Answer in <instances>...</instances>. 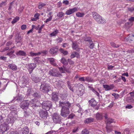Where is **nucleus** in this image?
<instances>
[{
	"label": "nucleus",
	"mask_w": 134,
	"mask_h": 134,
	"mask_svg": "<svg viewBox=\"0 0 134 134\" xmlns=\"http://www.w3.org/2000/svg\"><path fill=\"white\" fill-rule=\"evenodd\" d=\"M59 103V107L62 108L61 110V115L64 117L67 116L70 113L69 108L71 106V103L68 101L63 100H60Z\"/></svg>",
	"instance_id": "1"
},
{
	"label": "nucleus",
	"mask_w": 134,
	"mask_h": 134,
	"mask_svg": "<svg viewBox=\"0 0 134 134\" xmlns=\"http://www.w3.org/2000/svg\"><path fill=\"white\" fill-rule=\"evenodd\" d=\"M7 58L6 57L1 56V57H0V60L5 61L6 60Z\"/></svg>",
	"instance_id": "62"
},
{
	"label": "nucleus",
	"mask_w": 134,
	"mask_h": 134,
	"mask_svg": "<svg viewBox=\"0 0 134 134\" xmlns=\"http://www.w3.org/2000/svg\"><path fill=\"white\" fill-rule=\"evenodd\" d=\"M17 112H10V113L8 114L10 116H11L14 119H16L18 116Z\"/></svg>",
	"instance_id": "22"
},
{
	"label": "nucleus",
	"mask_w": 134,
	"mask_h": 134,
	"mask_svg": "<svg viewBox=\"0 0 134 134\" xmlns=\"http://www.w3.org/2000/svg\"><path fill=\"white\" fill-rule=\"evenodd\" d=\"M103 87L105 88V91H108L113 89L114 86L113 84L110 85H103Z\"/></svg>",
	"instance_id": "16"
},
{
	"label": "nucleus",
	"mask_w": 134,
	"mask_h": 134,
	"mask_svg": "<svg viewBox=\"0 0 134 134\" xmlns=\"http://www.w3.org/2000/svg\"><path fill=\"white\" fill-rule=\"evenodd\" d=\"M59 51L61 53H62L64 55H66L68 53L67 51L64 50L61 48L59 49Z\"/></svg>",
	"instance_id": "42"
},
{
	"label": "nucleus",
	"mask_w": 134,
	"mask_h": 134,
	"mask_svg": "<svg viewBox=\"0 0 134 134\" xmlns=\"http://www.w3.org/2000/svg\"><path fill=\"white\" fill-rule=\"evenodd\" d=\"M132 25V23H131L130 22H129L126 23L125 24V26L126 28H129Z\"/></svg>",
	"instance_id": "39"
},
{
	"label": "nucleus",
	"mask_w": 134,
	"mask_h": 134,
	"mask_svg": "<svg viewBox=\"0 0 134 134\" xmlns=\"http://www.w3.org/2000/svg\"><path fill=\"white\" fill-rule=\"evenodd\" d=\"M46 4L42 3H39L38 5V7L39 9H42L43 7L46 6Z\"/></svg>",
	"instance_id": "41"
},
{
	"label": "nucleus",
	"mask_w": 134,
	"mask_h": 134,
	"mask_svg": "<svg viewBox=\"0 0 134 134\" xmlns=\"http://www.w3.org/2000/svg\"><path fill=\"white\" fill-rule=\"evenodd\" d=\"M89 43L90 44V48L91 49H93L94 48V44L93 43L92 41L90 42Z\"/></svg>",
	"instance_id": "49"
},
{
	"label": "nucleus",
	"mask_w": 134,
	"mask_h": 134,
	"mask_svg": "<svg viewBox=\"0 0 134 134\" xmlns=\"http://www.w3.org/2000/svg\"><path fill=\"white\" fill-rule=\"evenodd\" d=\"M77 16L80 17H82L85 14L83 13H81L80 12H77L76 13Z\"/></svg>",
	"instance_id": "40"
},
{
	"label": "nucleus",
	"mask_w": 134,
	"mask_h": 134,
	"mask_svg": "<svg viewBox=\"0 0 134 134\" xmlns=\"http://www.w3.org/2000/svg\"><path fill=\"white\" fill-rule=\"evenodd\" d=\"M47 53L48 51L46 50L42 51L38 53V55H39L41 54L42 55H44Z\"/></svg>",
	"instance_id": "31"
},
{
	"label": "nucleus",
	"mask_w": 134,
	"mask_h": 134,
	"mask_svg": "<svg viewBox=\"0 0 134 134\" xmlns=\"http://www.w3.org/2000/svg\"><path fill=\"white\" fill-rule=\"evenodd\" d=\"M93 17L97 22L99 24H103L105 23V20L102 16L96 12L92 13Z\"/></svg>",
	"instance_id": "3"
},
{
	"label": "nucleus",
	"mask_w": 134,
	"mask_h": 134,
	"mask_svg": "<svg viewBox=\"0 0 134 134\" xmlns=\"http://www.w3.org/2000/svg\"><path fill=\"white\" fill-rule=\"evenodd\" d=\"M29 132V129L26 126L19 131V134H28Z\"/></svg>",
	"instance_id": "13"
},
{
	"label": "nucleus",
	"mask_w": 134,
	"mask_h": 134,
	"mask_svg": "<svg viewBox=\"0 0 134 134\" xmlns=\"http://www.w3.org/2000/svg\"><path fill=\"white\" fill-rule=\"evenodd\" d=\"M52 17V16H51L48 18L46 19V20L44 21V22L46 23H47V22L51 21Z\"/></svg>",
	"instance_id": "51"
},
{
	"label": "nucleus",
	"mask_w": 134,
	"mask_h": 134,
	"mask_svg": "<svg viewBox=\"0 0 134 134\" xmlns=\"http://www.w3.org/2000/svg\"><path fill=\"white\" fill-rule=\"evenodd\" d=\"M85 80L87 82H94V80L91 77H85Z\"/></svg>",
	"instance_id": "29"
},
{
	"label": "nucleus",
	"mask_w": 134,
	"mask_h": 134,
	"mask_svg": "<svg viewBox=\"0 0 134 134\" xmlns=\"http://www.w3.org/2000/svg\"><path fill=\"white\" fill-rule=\"evenodd\" d=\"M47 111V110H41L39 112V113L40 117L42 118L46 119L48 115Z\"/></svg>",
	"instance_id": "9"
},
{
	"label": "nucleus",
	"mask_w": 134,
	"mask_h": 134,
	"mask_svg": "<svg viewBox=\"0 0 134 134\" xmlns=\"http://www.w3.org/2000/svg\"><path fill=\"white\" fill-rule=\"evenodd\" d=\"M84 40L85 41H88L89 43L92 40L91 37H85L84 38Z\"/></svg>",
	"instance_id": "47"
},
{
	"label": "nucleus",
	"mask_w": 134,
	"mask_h": 134,
	"mask_svg": "<svg viewBox=\"0 0 134 134\" xmlns=\"http://www.w3.org/2000/svg\"><path fill=\"white\" fill-rule=\"evenodd\" d=\"M52 119L54 122L56 124L60 123L61 120V117L57 113H55L52 115Z\"/></svg>",
	"instance_id": "6"
},
{
	"label": "nucleus",
	"mask_w": 134,
	"mask_h": 134,
	"mask_svg": "<svg viewBox=\"0 0 134 134\" xmlns=\"http://www.w3.org/2000/svg\"><path fill=\"white\" fill-rule=\"evenodd\" d=\"M129 21L131 23L134 21V17H131L128 19Z\"/></svg>",
	"instance_id": "55"
},
{
	"label": "nucleus",
	"mask_w": 134,
	"mask_h": 134,
	"mask_svg": "<svg viewBox=\"0 0 134 134\" xmlns=\"http://www.w3.org/2000/svg\"><path fill=\"white\" fill-rule=\"evenodd\" d=\"M23 80L22 81V83L23 86H25L28 83V80H27L24 78H23Z\"/></svg>",
	"instance_id": "36"
},
{
	"label": "nucleus",
	"mask_w": 134,
	"mask_h": 134,
	"mask_svg": "<svg viewBox=\"0 0 134 134\" xmlns=\"http://www.w3.org/2000/svg\"><path fill=\"white\" fill-rule=\"evenodd\" d=\"M64 13L63 12H60L58 13L57 15V16L59 18H62L63 16Z\"/></svg>",
	"instance_id": "50"
},
{
	"label": "nucleus",
	"mask_w": 134,
	"mask_h": 134,
	"mask_svg": "<svg viewBox=\"0 0 134 134\" xmlns=\"http://www.w3.org/2000/svg\"><path fill=\"white\" fill-rule=\"evenodd\" d=\"M94 121V119L90 117L88 118H87L84 121L85 123L88 124L91 123L92 122Z\"/></svg>",
	"instance_id": "25"
},
{
	"label": "nucleus",
	"mask_w": 134,
	"mask_h": 134,
	"mask_svg": "<svg viewBox=\"0 0 134 134\" xmlns=\"http://www.w3.org/2000/svg\"><path fill=\"white\" fill-rule=\"evenodd\" d=\"M63 39L61 38L58 37L57 40V41L58 43H60L63 41Z\"/></svg>",
	"instance_id": "59"
},
{
	"label": "nucleus",
	"mask_w": 134,
	"mask_h": 134,
	"mask_svg": "<svg viewBox=\"0 0 134 134\" xmlns=\"http://www.w3.org/2000/svg\"><path fill=\"white\" fill-rule=\"evenodd\" d=\"M31 94L33 97L36 98H39L40 97V95L37 93H34L33 94Z\"/></svg>",
	"instance_id": "48"
},
{
	"label": "nucleus",
	"mask_w": 134,
	"mask_h": 134,
	"mask_svg": "<svg viewBox=\"0 0 134 134\" xmlns=\"http://www.w3.org/2000/svg\"><path fill=\"white\" fill-rule=\"evenodd\" d=\"M34 61L35 63L38 64L40 62V57H37L34 59Z\"/></svg>",
	"instance_id": "35"
},
{
	"label": "nucleus",
	"mask_w": 134,
	"mask_h": 134,
	"mask_svg": "<svg viewBox=\"0 0 134 134\" xmlns=\"http://www.w3.org/2000/svg\"><path fill=\"white\" fill-rule=\"evenodd\" d=\"M30 56L32 57L38 55V53H35L32 52H30Z\"/></svg>",
	"instance_id": "53"
},
{
	"label": "nucleus",
	"mask_w": 134,
	"mask_h": 134,
	"mask_svg": "<svg viewBox=\"0 0 134 134\" xmlns=\"http://www.w3.org/2000/svg\"><path fill=\"white\" fill-rule=\"evenodd\" d=\"M92 85H91L89 86H88V87L93 92L95 90L93 88V87L92 86Z\"/></svg>",
	"instance_id": "63"
},
{
	"label": "nucleus",
	"mask_w": 134,
	"mask_h": 134,
	"mask_svg": "<svg viewBox=\"0 0 134 134\" xmlns=\"http://www.w3.org/2000/svg\"><path fill=\"white\" fill-rule=\"evenodd\" d=\"M58 68L60 72L62 73H64V71H63V68L61 67H58Z\"/></svg>",
	"instance_id": "61"
},
{
	"label": "nucleus",
	"mask_w": 134,
	"mask_h": 134,
	"mask_svg": "<svg viewBox=\"0 0 134 134\" xmlns=\"http://www.w3.org/2000/svg\"><path fill=\"white\" fill-rule=\"evenodd\" d=\"M104 117L105 119V121L107 124V125H108L110 124L113 122H115L114 120L110 118H108L107 114H105Z\"/></svg>",
	"instance_id": "12"
},
{
	"label": "nucleus",
	"mask_w": 134,
	"mask_h": 134,
	"mask_svg": "<svg viewBox=\"0 0 134 134\" xmlns=\"http://www.w3.org/2000/svg\"><path fill=\"white\" fill-rule=\"evenodd\" d=\"M49 74L51 76L57 77H60L62 76V75L55 69H50L49 71Z\"/></svg>",
	"instance_id": "7"
},
{
	"label": "nucleus",
	"mask_w": 134,
	"mask_h": 134,
	"mask_svg": "<svg viewBox=\"0 0 134 134\" xmlns=\"http://www.w3.org/2000/svg\"><path fill=\"white\" fill-rule=\"evenodd\" d=\"M40 89L43 92L47 93L51 90V88L49 85L46 82H41Z\"/></svg>",
	"instance_id": "2"
},
{
	"label": "nucleus",
	"mask_w": 134,
	"mask_h": 134,
	"mask_svg": "<svg viewBox=\"0 0 134 134\" xmlns=\"http://www.w3.org/2000/svg\"><path fill=\"white\" fill-rule=\"evenodd\" d=\"M48 60L50 62V63L54 61V59L53 58H48Z\"/></svg>",
	"instance_id": "60"
},
{
	"label": "nucleus",
	"mask_w": 134,
	"mask_h": 134,
	"mask_svg": "<svg viewBox=\"0 0 134 134\" xmlns=\"http://www.w3.org/2000/svg\"><path fill=\"white\" fill-rule=\"evenodd\" d=\"M6 115L4 114H2L0 111V123H2L4 121V119Z\"/></svg>",
	"instance_id": "24"
},
{
	"label": "nucleus",
	"mask_w": 134,
	"mask_h": 134,
	"mask_svg": "<svg viewBox=\"0 0 134 134\" xmlns=\"http://www.w3.org/2000/svg\"><path fill=\"white\" fill-rule=\"evenodd\" d=\"M106 129L107 132L108 133L110 132L111 131V129L109 127L108 125H107Z\"/></svg>",
	"instance_id": "52"
},
{
	"label": "nucleus",
	"mask_w": 134,
	"mask_h": 134,
	"mask_svg": "<svg viewBox=\"0 0 134 134\" xmlns=\"http://www.w3.org/2000/svg\"><path fill=\"white\" fill-rule=\"evenodd\" d=\"M23 98L22 95H19L14 98L13 101H16L18 102L20 101L23 99Z\"/></svg>",
	"instance_id": "21"
},
{
	"label": "nucleus",
	"mask_w": 134,
	"mask_h": 134,
	"mask_svg": "<svg viewBox=\"0 0 134 134\" xmlns=\"http://www.w3.org/2000/svg\"><path fill=\"white\" fill-rule=\"evenodd\" d=\"M68 95L66 94H64L61 95V99L63 100H65L66 99Z\"/></svg>",
	"instance_id": "44"
},
{
	"label": "nucleus",
	"mask_w": 134,
	"mask_h": 134,
	"mask_svg": "<svg viewBox=\"0 0 134 134\" xmlns=\"http://www.w3.org/2000/svg\"><path fill=\"white\" fill-rule=\"evenodd\" d=\"M16 54L17 55L21 56H25L26 55V53L24 51L21 50L17 52Z\"/></svg>",
	"instance_id": "27"
},
{
	"label": "nucleus",
	"mask_w": 134,
	"mask_h": 134,
	"mask_svg": "<svg viewBox=\"0 0 134 134\" xmlns=\"http://www.w3.org/2000/svg\"><path fill=\"white\" fill-rule=\"evenodd\" d=\"M14 1H13L10 3L9 5V8L8 9V10H10L12 8V6L14 4Z\"/></svg>",
	"instance_id": "54"
},
{
	"label": "nucleus",
	"mask_w": 134,
	"mask_h": 134,
	"mask_svg": "<svg viewBox=\"0 0 134 134\" xmlns=\"http://www.w3.org/2000/svg\"><path fill=\"white\" fill-rule=\"evenodd\" d=\"M23 38L19 35L18 36H16L15 38V42L16 43H20L22 41Z\"/></svg>",
	"instance_id": "26"
},
{
	"label": "nucleus",
	"mask_w": 134,
	"mask_h": 134,
	"mask_svg": "<svg viewBox=\"0 0 134 134\" xmlns=\"http://www.w3.org/2000/svg\"><path fill=\"white\" fill-rule=\"evenodd\" d=\"M44 26V25H42L38 29V32L39 33H40L41 32V31L43 27Z\"/></svg>",
	"instance_id": "58"
},
{
	"label": "nucleus",
	"mask_w": 134,
	"mask_h": 134,
	"mask_svg": "<svg viewBox=\"0 0 134 134\" xmlns=\"http://www.w3.org/2000/svg\"><path fill=\"white\" fill-rule=\"evenodd\" d=\"M58 94V93L53 92L52 94L51 99L53 102H56L59 100Z\"/></svg>",
	"instance_id": "10"
},
{
	"label": "nucleus",
	"mask_w": 134,
	"mask_h": 134,
	"mask_svg": "<svg viewBox=\"0 0 134 134\" xmlns=\"http://www.w3.org/2000/svg\"><path fill=\"white\" fill-rule=\"evenodd\" d=\"M8 67L13 70H15L16 69V67L15 65L9 64L8 65Z\"/></svg>",
	"instance_id": "32"
},
{
	"label": "nucleus",
	"mask_w": 134,
	"mask_h": 134,
	"mask_svg": "<svg viewBox=\"0 0 134 134\" xmlns=\"http://www.w3.org/2000/svg\"><path fill=\"white\" fill-rule=\"evenodd\" d=\"M9 110L11 111V112H17V110L15 107L13 106H10L9 107Z\"/></svg>",
	"instance_id": "30"
},
{
	"label": "nucleus",
	"mask_w": 134,
	"mask_h": 134,
	"mask_svg": "<svg viewBox=\"0 0 134 134\" xmlns=\"http://www.w3.org/2000/svg\"><path fill=\"white\" fill-rule=\"evenodd\" d=\"M30 115L29 113L27 111H25L24 113V116L26 117Z\"/></svg>",
	"instance_id": "56"
},
{
	"label": "nucleus",
	"mask_w": 134,
	"mask_h": 134,
	"mask_svg": "<svg viewBox=\"0 0 134 134\" xmlns=\"http://www.w3.org/2000/svg\"><path fill=\"white\" fill-rule=\"evenodd\" d=\"M19 20V17L16 16L13 19V20L12 21L11 23L12 24H14L16 23L17 21Z\"/></svg>",
	"instance_id": "43"
},
{
	"label": "nucleus",
	"mask_w": 134,
	"mask_h": 134,
	"mask_svg": "<svg viewBox=\"0 0 134 134\" xmlns=\"http://www.w3.org/2000/svg\"><path fill=\"white\" fill-rule=\"evenodd\" d=\"M31 79L35 83H37L40 82L41 80V79L37 77L32 75L31 76Z\"/></svg>",
	"instance_id": "19"
},
{
	"label": "nucleus",
	"mask_w": 134,
	"mask_h": 134,
	"mask_svg": "<svg viewBox=\"0 0 134 134\" xmlns=\"http://www.w3.org/2000/svg\"><path fill=\"white\" fill-rule=\"evenodd\" d=\"M77 11V8L75 7L68 10L66 11V13L67 15H70Z\"/></svg>",
	"instance_id": "15"
},
{
	"label": "nucleus",
	"mask_w": 134,
	"mask_h": 134,
	"mask_svg": "<svg viewBox=\"0 0 134 134\" xmlns=\"http://www.w3.org/2000/svg\"><path fill=\"white\" fill-rule=\"evenodd\" d=\"M41 105L43 109L48 111L52 107V103L51 101H45L43 102Z\"/></svg>",
	"instance_id": "5"
},
{
	"label": "nucleus",
	"mask_w": 134,
	"mask_h": 134,
	"mask_svg": "<svg viewBox=\"0 0 134 134\" xmlns=\"http://www.w3.org/2000/svg\"><path fill=\"white\" fill-rule=\"evenodd\" d=\"M129 94H130L132 98V100L131 101V103H134V90L130 92Z\"/></svg>",
	"instance_id": "33"
},
{
	"label": "nucleus",
	"mask_w": 134,
	"mask_h": 134,
	"mask_svg": "<svg viewBox=\"0 0 134 134\" xmlns=\"http://www.w3.org/2000/svg\"><path fill=\"white\" fill-rule=\"evenodd\" d=\"M33 102V100L30 101L27 100L23 101L20 104V106L23 109L27 108L30 104L31 106L34 105L32 104Z\"/></svg>",
	"instance_id": "4"
},
{
	"label": "nucleus",
	"mask_w": 134,
	"mask_h": 134,
	"mask_svg": "<svg viewBox=\"0 0 134 134\" xmlns=\"http://www.w3.org/2000/svg\"><path fill=\"white\" fill-rule=\"evenodd\" d=\"M58 48L57 46L53 47L51 48L49 51L51 54L55 55L57 54L58 52Z\"/></svg>",
	"instance_id": "11"
},
{
	"label": "nucleus",
	"mask_w": 134,
	"mask_h": 134,
	"mask_svg": "<svg viewBox=\"0 0 134 134\" xmlns=\"http://www.w3.org/2000/svg\"><path fill=\"white\" fill-rule=\"evenodd\" d=\"M7 0H6L4 1H2L1 3L0 4V7H2L3 6H5L7 4Z\"/></svg>",
	"instance_id": "45"
},
{
	"label": "nucleus",
	"mask_w": 134,
	"mask_h": 134,
	"mask_svg": "<svg viewBox=\"0 0 134 134\" xmlns=\"http://www.w3.org/2000/svg\"><path fill=\"white\" fill-rule=\"evenodd\" d=\"M26 28V26L25 25H23L21 26V29L22 30L25 29Z\"/></svg>",
	"instance_id": "64"
},
{
	"label": "nucleus",
	"mask_w": 134,
	"mask_h": 134,
	"mask_svg": "<svg viewBox=\"0 0 134 134\" xmlns=\"http://www.w3.org/2000/svg\"><path fill=\"white\" fill-rule=\"evenodd\" d=\"M89 104L91 106L94 107L97 105V103L94 99H92L89 101Z\"/></svg>",
	"instance_id": "18"
},
{
	"label": "nucleus",
	"mask_w": 134,
	"mask_h": 134,
	"mask_svg": "<svg viewBox=\"0 0 134 134\" xmlns=\"http://www.w3.org/2000/svg\"><path fill=\"white\" fill-rule=\"evenodd\" d=\"M89 131L86 129H85L82 131L81 134H88Z\"/></svg>",
	"instance_id": "46"
},
{
	"label": "nucleus",
	"mask_w": 134,
	"mask_h": 134,
	"mask_svg": "<svg viewBox=\"0 0 134 134\" xmlns=\"http://www.w3.org/2000/svg\"><path fill=\"white\" fill-rule=\"evenodd\" d=\"M61 62L64 65H66L68 64V62L64 58H63L61 60Z\"/></svg>",
	"instance_id": "38"
},
{
	"label": "nucleus",
	"mask_w": 134,
	"mask_h": 134,
	"mask_svg": "<svg viewBox=\"0 0 134 134\" xmlns=\"http://www.w3.org/2000/svg\"><path fill=\"white\" fill-rule=\"evenodd\" d=\"M68 62L70 65H72L74 64V62L70 59H68Z\"/></svg>",
	"instance_id": "57"
},
{
	"label": "nucleus",
	"mask_w": 134,
	"mask_h": 134,
	"mask_svg": "<svg viewBox=\"0 0 134 134\" xmlns=\"http://www.w3.org/2000/svg\"><path fill=\"white\" fill-rule=\"evenodd\" d=\"M36 64L34 63H31L29 64V71L30 74H31L34 69L36 67Z\"/></svg>",
	"instance_id": "14"
},
{
	"label": "nucleus",
	"mask_w": 134,
	"mask_h": 134,
	"mask_svg": "<svg viewBox=\"0 0 134 134\" xmlns=\"http://www.w3.org/2000/svg\"><path fill=\"white\" fill-rule=\"evenodd\" d=\"M134 36V35L131 34H129L127 36L128 37L126 38L125 40L127 42L129 41L131 42L132 41L133 37Z\"/></svg>",
	"instance_id": "23"
},
{
	"label": "nucleus",
	"mask_w": 134,
	"mask_h": 134,
	"mask_svg": "<svg viewBox=\"0 0 134 134\" xmlns=\"http://www.w3.org/2000/svg\"><path fill=\"white\" fill-rule=\"evenodd\" d=\"M15 120V119L11 116H10L9 115H8L6 121L8 123L13 124Z\"/></svg>",
	"instance_id": "17"
},
{
	"label": "nucleus",
	"mask_w": 134,
	"mask_h": 134,
	"mask_svg": "<svg viewBox=\"0 0 134 134\" xmlns=\"http://www.w3.org/2000/svg\"><path fill=\"white\" fill-rule=\"evenodd\" d=\"M58 33V31L56 30L54 31L50 34V36L51 37L55 36Z\"/></svg>",
	"instance_id": "37"
},
{
	"label": "nucleus",
	"mask_w": 134,
	"mask_h": 134,
	"mask_svg": "<svg viewBox=\"0 0 134 134\" xmlns=\"http://www.w3.org/2000/svg\"><path fill=\"white\" fill-rule=\"evenodd\" d=\"M14 52V51H13L8 52L7 53V55L9 56L10 58H12L13 57L15 56V55L13 54Z\"/></svg>",
	"instance_id": "34"
},
{
	"label": "nucleus",
	"mask_w": 134,
	"mask_h": 134,
	"mask_svg": "<svg viewBox=\"0 0 134 134\" xmlns=\"http://www.w3.org/2000/svg\"><path fill=\"white\" fill-rule=\"evenodd\" d=\"M103 116L101 113H98L96 114V119L98 120H101L103 118Z\"/></svg>",
	"instance_id": "20"
},
{
	"label": "nucleus",
	"mask_w": 134,
	"mask_h": 134,
	"mask_svg": "<svg viewBox=\"0 0 134 134\" xmlns=\"http://www.w3.org/2000/svg\"><path fill=\"white\" fill-rule=\"evenodd\" d=\"M72 48L75 50L78 47V45L75 41L72 42Z\"/></svg>",
	"instance_id": "28"
},
{
	"label": "nucleus",
	"mask_w": 134,
	"mask_h": 134,
	"mask_svg": "<svg viewBox=\"0 0 134 134\" xmlns=\"http://www.w3.org/2000/svg\"><path fill=\"white\" fill-rule=\"evenodd\" d=\"M9 129V127L7 124L4 123L0 125V134H2Z\"/></svg>",
	"instance_id": "8"
}]
</instances>
